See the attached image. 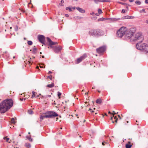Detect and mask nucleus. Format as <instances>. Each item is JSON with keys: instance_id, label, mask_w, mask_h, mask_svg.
<instances>
[{"instance_id": "nucleus-1", "label": "nucleus", "mask_w": 148, "mask_h": 148, "mask_svg": "<svg viewBox=\"0 0 148 148\" xmlns=\"http://www.w3.org/2000/svg\"><path fill=\"white\" fill-rule=\"evenodd\" d=\"M11 99H7L2 101L0 103V112L4 113L8 110L13 105Z\"/></svg>"}, {"instance_id": "nucleus-2", "label": "nucleus", "mask_w": 148, "mask_h": 148, "mask_svg": "<svg viewBox=\"0 0 148 148\" xmlns=\"http://www.w3.org/2000/svg\"><path fill=\"white\" fill-rule=\"evenodd\" d=\"M136 47L138 50L142 51L145 53L148 54V44L145 43H142L139 42L136 44Z\"/></svg>"}, {"instance_id": "nucleus-3", "label": "nucleus", "mask_w": 148, "mask_h": 148, "mask_svg": "<svg viewBox=\"0 0 148 148\" xmlns=\"http://www.w3.org/2000/svg\"><path fill=\"white\" fill-rule=\"evenodd\" d=\"M47 41L49 43V45L50 47L51 48H53L56 53H58L61 50L62 48L60 46H56L54 47L52 46L53 45L57 44V42L52 41L49 37H47Z\"/></svg>"}, {"instance_id": "nucleus-4", "label": "nucleus", "mask_w": 148, "mask_h": 148, "mask_svg": "<svg viewBox=\"0 0 148 148\" xmlns=\"http://www.w3.org/2000/svg\"><path fill=\"white\" fill-rule=\"evenodd\" d=\"M58 116V114L53 111H49L43 114L40 117L41 121L44 118H51L53 117Z\"/></svg>"}, {"instance_id": "nucleus-5", "label": "nucleus", "mask_w": 148, "mask_h": 148, "mask_svg": "<svg viewBox=\"0 0 148 148\" xmlns=\"http://www.w3.org/2000/svg\"><path fill=\"white\" fill-rule=\"evenodd\" d=\"M127 28L125 27H121L117 32V35L119 37L121 38L125 36Z\"/></svg>"}, {"instance_id": "nucleus-6", "label": "nucleus", "mask_w": 148, "mask_h": 148, "mask_svg": "<svg viewBox=\"0 0 148 148\" xmlns=\"http://www.w3.org/2000/svg\"><path fill=\"white\" fill-rule=\"evenodd\" d=\"M143 40V36L140 32L136 33L134 36H133V38H132V40H139L140 42H142Z\"/></svg>"}, {"instance_id": "nucleus-7", "label": "nucleus", "mask_w": 148, "mask_h": 148, "mask_svg": "<svg viewBox=\"0 0 148 148\" xmlns=\"http://www.w3.org/2000/svg\"><path fill=\"white\" fill-rule=\"evenodd\" d=\"M102 32V31L100 30H91L89 32V34L90 36L100 35Z\"/></svg>"}, {"instance_id": "nucleus-8", "label": "nucleus", "mask_w": 148, "mask_h": 148, "mask_svg": "<svg viewBox=\"0 0 148 148\" xmlns=\"http://www.w3.org/2000/svg\"><path fill=\"white\" fill-rule=\"evenodd\" d=\"M133 33L127 29L125 35V38L127 40L130 38L132 40V38H133Z\"/></svg>"}, {"instance_id": "nucleus-9", "label": "nucleus", "mask_w": 148, "mask_h": 148, "mask_svg": "<svg viewBox=\"0 0 148 148\" xmlns=\"http://www.w3.org/2000/svg\"><path fill=\"white\" fill-rule=\"evenodd\" d=\"M86 57V54H84L82 56H81L80 58H78L75 61V63L76 64H78L81 62H82L83 60L85 59Z\"/></svg>"}, {"instance_id": "nucleus-10", "label": "nucleus", "mask_w": 148, "mask_h": 148, "mask_svg": "<svg viewBox=\"0 0 148 148\" xmlns=\"http://www.w3.org/2000/svg\"><path fill=\"white\" fill-rule=\"evenodd\" d=\"M106 49L105 46H103L97 49V52L99 54L103 53L106 50Z\"/></svg>"}, {"instance_id": "nucleus-11", "label": "nucleus", "mask_w": 148, "mask_h": 148, "mask_svg": "<svg viewBox=\"0 0 148 148\" xmlns=\"http://www.w3.org/2000/svg\"><path fill=\"white\" fill-rule=\"evenodd\" d=\"M38 38L39 41L40 42L44 45H45V38L44 36L42 35H38Z\"/></svg>"}, {"instance_id": "nucleus-12", "label": "nucleus", "mask_w": 148, "mask_h": 148, "mask_svg": "<svg viewBox=\"0 0 148 148\" xmlns=\"http://www.w3.org/2000/svg\"><path fill=\"white\" fill-rule=\"evenodd\" d=\"M76 8L79 12L82 13H84L85 12V11L84 10L79 7H77Z\"/></svg>"}, {"instance_id": "nucleus-13", "label": "nucleus", "mask_w": 148, "mask_h": 148, "mask_svg": "<svg viewBox=\"0 0 148 148\" xmlns=\"http://www.w3.org/2000/svg\"><path fill=\"white\" fill-rule=\"evenodd\" d=\"M134 16H126L124 17H122L123 19H132L134 18Z\"/></svg>"}, {"instance_id": "nucleus-14", "label": "nucleus", "mask_w": 148, "mask_h": 148, "mask_svg": "<svg viewBox=\"0 0 148 148\" xmlns=\"http://www.w3.org/2000/svg\"><path fill=\"white\" fill-rule=\"evenodd\" d=\"M37 48L35 47V46H34V47L32 49H31L30 51H32V52L33 53L35 54L36 53V51H37Z\"/></svg>"}, {"instance_id": "nucleus-15", "label": "nucleus", "mask_w": 148, "mask_h": 148, "mask_svg": "<svg viewBox=\"0 0 148 148\" xmlns=\"http://www.w3.org/2000/svg\"><path fill=\"white\" fill-rule=\"evenodd\" d=\"M54 84L53 83H52L51 84H48L47 86V87L51 88L53 87L54 86Z\"/></svg>"}, {"instance_id": "nucleus-16", "label": "nucleus", "mask_w": 148, "mask_h": 148, "mask_svg": "<svg viewBox=\"0 0 148 148\" xmlns=\"http://www.w3.org/2000/svg\"><path fill=\"white\" fill-rule=\"evenodd\" d=\"M25 146L27 148H30L31 147L30 144L29 143H26L25 144Z\"/></svg>"}, {"instance_id": "nucleus-17", "label": "nucleus", "mask_w": 148, "mask_h": 148, "mask_svg": "<svg viewBox=\"0 0 148 148\" xmlns=\"http://www.w3.org/2000/svg\"><path fill=\"white\" fill-rule=\"evenodd\" d=\"M99 1L100 2H110V0H99Z\"/></svg>"}, {"instance_id": "nucleus-18", "label": "nucleus", "mask_w": 148, "mask_h": 148, "mask_svg": "<svg viewBox=\"0 0 148 148\" xmlns=\"http://www.w3.org/2000/svg\"><path fill=\"white\" fill-rule=\"evenodd\" d=\"M26 137H27V138L28 139V140H29L30 141H31V142L33 140L31 138V136H27Z\"/></svg>"}, {"instance_id": "nucleus-19", "label": "nucleus", "mask_w": 148, "mask_h": 148, "mask_svg": "<svg viewBox=\"0 0 148 148\" xmlns=\"http://www.w3.org/2000/svg\"><path fill=\"white\" fill-rule=\"evenodd\" d=\"M101 99H98L96 100V103H101Z\"/></svg>"}, {"instance_id": "nucleus-20", "label": "nucleus", "mask_w": 148, "mask_h": 148, "mask_svg": "<svg viewBox=\"0 0 148 148\" xmlns=\"http://www.w3.org/2000/svg\"><path fill=\"white\" fill-rule=\"evenodd\" d=\"M111 21H117L119 19V18H110Z\"/></svg>"}, {"instance_id": "nucleus-21", "label": "nucleus", "mask_w": 148, "mask_h": 148, "mask_svg": "<svg viewBox=\"0 0 148 148\" xmlns=\"http://www.w3.org/2000/svg\"><path fill=\"white\" fill-rule=\"evenodd\" d=\"M135 3L137 5H140L141 4L140 1L138 0L136 1L135 2Z\"/></svg>"}, {"instance_id": "nucleus-22", "label": "nucleus", "mask_w": 148, "mask_h": 148, "mask_svg": "<svg viewBox=\"0 0 148 148\" xmlns=\"http://www.w3.org/2000/svg\"><path fill=\"white\" fill-rule=\"evenodd\" d=\"M32 93L33 94V95L32 96V98L34 97H36V95H35V94H36V93L34 91H32Z\"/></svg>"}, {"instance_id": "nucleus-23", "label": "nucleus", "mask_w": 148, "mask_h": 148, "mask_svg": "<svg viewBox=\"0 0 148 148\" xmlns=\"http://www.w3.org/2000/svg\"><path fill=\"white\" fill-rule=\"evenodd\" d=\"M105 20V18H99L98 20V21H102Z\"/></svg>"}, {"instance_id": "nucleus-24", "label": "nucleus", "mask_w": 148, "mask_h": 148, "mask_svg": "<svg viewBox=\"0 0 148 148\" xmlns=\"http://www.w3.org/2000/svg\"><path fill=\"white\" fill-rule=\"evenodd\" d=\"M3 139H6V141H7V142H8L9 143H10L11 142V140H10V142H8V140H9V138H6V137H4V138H3Z\"/></svg>"}, {"instance_id": "nucleus-25", "label": "nucleus", "mask_w": 148, "mask_h": 148, "mask_svg": "<svg viewBox=\"0 0 148 148\" xmlns=\"http://www.w3.org/2000/svg\"><path fill=\"white\" fill-rule=\"evenodd\" d=\"M132 146V145H131L127 144L126 145V148H130Z\"/></svg>"}, {"instance_id": "nucleus-26", "label": "nucleus", "mask_w": 148, "mask_h": 148, "mask_svg": "<svg viewBox=\"0 0 148 148\" xmlns=\"http://www.w3.org/2000/svg\"><path fill=\"white\" fill-rule=\"evenodd\" d=\"M11 123H15L14 119V118H12L11 119Z\"/></svg>"}, {"instance_id": "nucleus-27", "label": "nucleus", "mask_w": 148, "mask_h": 148, "mask_svg": "<svg viewBox=\"0 0 148 148\" xmlns=\"http://www.w3.org/2000/svg\"><path fill=\"white\" fill-rule=\"evenodd\" d=\"M66 10H69V12H71L72 11V10L70 7H66Z\"/></svg>"}, {"instance_id": "nucleus-28", "label": "nucleus", "mask_w": 148, "mask_h": 148, "mask_svg": "<svg viewBox=\"0 0 148 148\" xmlns=\"http://www.w3.org/2000/svg\"><path fill=\"white\" fill-rule=\"evenodd\" d=\"M140 13H142V12H146L145 11V10L144 9H143L142 10H140L139 11Z\"/></svg>"}, {"instance_id": "nucleus-29", "label": "nucleus", "mask_w": 148, "mask_h": 148, "mask_svg": "<svg viewBox=\"0 0 148 148\" xmlns=\"http://www.w3.org/2000/svg\"><path fill=\"white\" fill-rule=\"evenodd\" d=\"M27 43L29 45H32V42L31 41H28Z\"/></svg>"}, {"instance_id": "nucleus-30", "label": "nucleus", "mask_w": 148, "mask_h": 148, "mask_svg": "<svg viewBox=\"0 0 148 148\" xmlns=\"http://www.w3.org/2000/svg\"><path fill=\"white\" fill-rule=\"evenodd\" d=\"M102 10H101L100 9H98V14H101V13H102Z\"/></svg>"}, {"instance_id": "nucleus-31", "label": "nucleus", "mask_w": 148, "mask_h": 148, "mask_svg": "<svg viewBox=\"0 0 148 148\" xmlns=\"http://www.w3.org/2000/svg\"><path fill=\"white\" fill-rule=\"evenodd\" d=\"M28 113L29 114H32L33 113V112L31 110H29L28 111Z\"/></svg>"}, {"instance_id": "nucleus-32", "label": "nucleus", "mask_w": 148, "mask_h": 148, "mask_svg": "<svg viewBox=\"0 0 148 148\" xmlns=\"http://www.w3.org/2000/svg\"><path fill=\"white\" fill-rule=\"evenodd\" d=\"M58 96L59 97V98L60 99V96L61 95V93L59 92H58Z\"/></svg>"}, {"instance_id": "nucleus-33", "label": "nucleus", "mask_w": 148, "mask_h": 148, "mask_svg": "<svg viewBox=\"0 0 148 148\" xmlns=\"http://www.w3.org/2000/svg\"><path fill=\"white\" fill-rule=\"evenodd\" d=\"M64 1L63 0H62L61 1V3H60V5H62V6H63V5H62V3H64Z\"/></svg>"}, {"instance_id": "nucleus-34", "label": "nucleus", "mask_w": 148, "mask_h": 148, "mask_svg": "<svg viewBox=\"0 0 148 148\" xmlns=\"http://www.w3.org/2000/svg\"><path fill=\"white\" fill-rule=\"evenodd\" d=\"M96 3H98L99 2V0H93Z\"/></svg>"}, {"instance_id": "nucleus-35", "label": "nucleus", "mask_w": 148, "mask_h": 148, "mask_svg": "<svg viewBox=\"0 0 148 148\" xmlns=\"http://www.w3.org/2000/svg\"><path fill=\"white\" fill-rule=\"evenodd\" d=\"M112 114L113 115V117H114V119H115V122L116 123L117 122V120H118V119H116V116H114V114Z\"/></svg>"}, {"instance_id": "nucleus-36", "label": "nucleus", "mask_w": 148, "mask_h": 148, "mask_svg": "<svg viewBox=\"0 0 148 148\" xmlns=\"http://www.w3.org/2000/svg\"><path fill=\"white\" fill-rule=\"evenodd\" d=\"M48 77L51 80L52 79V76L51 75H50L49 76H48Z\"/></svg>"}, {"instance_id": "nucleus-37", "label": "nucleus", "mask_w": 148, "mask_h": 148, "mask_svg": "<svg viewBox=\"0 0 148 148\" xmlns=\"http://www.w3.org/2000/svg\"><path fill=\"white\" fill-rule=\"evenodd\" d=\"M126 10H124V9H123L122 10V12H121L122 13H125V12H126Z\"/></svg>"}, {"instance_id": "nucleus-38", "label": "nucleus", "mask_w": 148, "mask_h": 148, "mask_svg": "<svg viewBox=\"0 0 148 148\" xmlns=\"http://www.w3.org/2000/svg\"><path fill=\"white\" fill-rule=\"evenodd\" d=\"M51 97V95H46V98H47L48 97Z\"/></svg>"}, {"instance_id": "nucleus-39", "label": "nucleus", "mask_w": 148, "mask_h": 148, "mask_svg": "<svg viewBox=\"0 0 148 148\" xmlns=\"http://www.w3.org/2000/svg\"><path fill=\"white\" fill-rule=\"evenodd\" d=\"M95 14L94 12H92L91 13H90V15H93Z\"/></svg>"}, {"instance_id": "nucleus-40", "label": "nucleus", "mask_w": 148, "mask_h": 148, "mask_svg": "<svg viewBox=\"0 0 148 148\" xmlns=\"http://www.w3.org/2000/svg\"><path fill=\"white\" fill-rule=\"evenodd\" d=\"M145 3H146L148 4V0H145Z\"/></svg>"}, {"instance_id": "nucleus-41", "label": "nucleus", "mask_w": 148, "mask_h": 148, "mask_svg": "<svg viewBox=\"0 0 148 148\" xmlns=\"http://www.w3.org/2000/svg\"><path fill=\"white\" fill-rule=\"evenodd\" d=\"M89 110L91 111V112H94V111L92 110V109H91L90 108Z\"/></svg>"}, {"instance_id": "nucleus-42", "label": "nucleus", "mask_w": 148, "mask_h": 148, "mask_svg": "<svg viewBox=\"0 0 148 148\" xmlns=\"http://www.w3.org/2000/svg\"><path fill=\"white\" fill-rule=\"evenodd\" d=\"M145 23H146L148 24V19H147L146 20Z\"/></svg>"}, {"instance_id": "nucleus-43", "label": "nucleus", "mask_w": 148, "mask_h": 148, "mask_svg": "<svg viewBox=\"0 0 148 148\" xmlns=\"http://www.w3.org/2000/svg\"><path fill=\"white\" fill-rule=\"evenodd\" d=\"M65 16L66 17H68L69 16V15L68 14H65Z\"/></svg>"}, {"instance_id": "nucleus-44", "label": "nucleus", "mask_w": 148, "mask_h": 148, "mask_svg": "<svg viewBox=\"0 0 148 148\" xmlns=\"http://www.w3.org/2000/svg\"><path fill=\"white\" fill-rule=\"evenodd\" d=\"M134 0H129V1L130 2H133L134 1Z\"/></svg>"}, {"instance_id": "nucleus-45", "label": "nucleus", "mask_w": 148, "mask_h": 148, "mask_svg": "<svg viewBox=\"0 0 148 148\" xmlns=\"http://www.w3.org/2000/svg\"><path fill=\"white\" fill-rule=\"evenodd\" d=\"M99 15V14L97 13L95 14V15L96 16H98Z\"/></svg>"}, {"instance_id": "nucleus-46", "label": "nucleus", "mask_w": 148, "mask_h": 148, "mask_svg": "<svg viewBox=\"0 0 148 148\" xmlns=\"http://www.w3.org/2000/svg\"><path fill=\"white\" fill-rule=\"evenodd\" d=\"M93 18H95V19H97V17H92V19Z\"/></svg>"}, {"instance_id": "nucleus-47", "label": "nucleus", "mask_w": 148, "mask_h": 148, "mask_svg": "<svg viewBox=\"0 0 148 148\" xmlns=\"http://www.w3.org/2000/svg\"><path fill=\"white\" fill-rule=\"evenodd\" d=\"M23 98H21H21H20V100L21 101H23Z\"/></svg>"}, {"instance_id": "nucleus-48", "label": "nucleus", "mask_w": 148, "mask_h": 148, "mask_svg": "<svg viewBox=\"0 0 148 148\" xmlns=\"http://www.w3.org/2000/svg\"><path fill=\"white\" fill-rule=\"evenodd\" d=\"M48 73H49V74L50 73H52V72H51V71H49Z\"/></svg>"}, {"instance_id": "nucleus-49", "label": "nucleus", "mask_w": 148, "mask_h": 148, "mask_svg": "<svg viewBox=\"0 0 148 148\" xmlns=\"http://www.w3.org/2000/svg\"><path fill=\"white\" fill-rule=\"evenodd\" d=\"M105 143V142H104L102 143V144L103 145H104V143Z\"/></svg>"}, {"instance_id": "nucleus-50", "label": "nucleus", "mask_w": 148, "mask_h": 148, "mask_svg": "<svg viewBox=\"0 0 148 148\" xmlns=\"http://www.w3.org/2000/svg\"><path fill=\"white\" fill-rule=\"evenodd\" d=\"M120 3L121 4H123V5H124V4H125V3H122V2H121V3Z\"/></svg>"}, {"instance_id": "nucleus-51", "label": "nucleus", "mask_w": 148, "mask_h": 148, "mask_svg": "<svg viewBox=\"0 0 148 148\" xmlns=\"http://www.w3.org/2000/svg\"><path fill=\"white\" fill-rule=\"evenodd\" d=\"M113 112L114 113V114H117L118 113V112L116 113H115V112L114 111H113Z\"/></svg>"}, {"instance_id": "nucleus-52", "label": "nucleus", "mask_w": 148, "mask_h": 148, "mask_svg": "<svg viewBox=\"0 0 148 148\" xmlns=\"http://www.w3.org/2000/svg\"><path fill=\"white\" fill-rule=\"evenodd\" d=\"M118 117L119 118L121 119V118L120 117V115H118Z\"/></svg>"}, {"instance_id": "nucleus-53", "label": "nucleus", "mask_w": 148, "mask_h": 148, "mask_svg": "<svg viewBox=\"0 0 148 148\" xmlns=\"http://www.w3.org/2000/svg\"><path fill=\"white\" fill-rule=\"evenodd\" d=\"M40 66L41 68H43V66H42L41 65H40Z\"/></svg>"}, {"instance_id": "nucleus-54", "label": "nucleus", "mask_w": 148, "mask_h": 148, "mask_svg": "<svg viewBox=\"0 0 148 148\" xmlns=\"http://www.w3.org/2000/svg\"><path fill=\"white\" fill-rule=\"evenodd\" d=\"M73 9H75V7H73Z\"/></svg>"}, {"instance_id": "nucleus-55", "label": "nucleus", "mask_w": 148, "mask_h": 148, "mask_svg": "<svg viewBox=\"0 0 148 148\" xmlns=\"http://www.w3.org/2000/svg\"><path fill=\"white\" fill-rule=\"evenodd\" d=\"M38 68H39V67H38V66H37V67H36V68H37V69H38Z\"/></svg>"}, {"instance_id": "nucleus-56", "label": "nucleus", "mask_w": 148, "mask_h": 148, "mask_svg": "<svg viewBox=\"0 0 148 148\" xmlns=\"http://www.w3.org/2000/svg\"><path fill=\"white\" fill-rule=\"evenodd\" d=\"M108 113H109V114H111V112H110V111H109V112H108Z\"/></svg>"}, {"instance_id": "nucleus-57", "label": "nucleus", "mask_w": 148, "mask_h": 148, "mask_svg": "<svg viewBox=\"0 0 148 148\" xmlns=\"http://www.w3.org/2000/svg\"><path fill=\"white\" fill-rule=\"evenodd\" d=\"M38 96H37V95H36V97H38Z\"/></svg>"}, {"instance_id": "nucleus-58", "label": "nucleus", "mask_w": 148, "mask_h": 148, "mask_svg": "<svg viewBox=\"0 0 148 148\" xmlns=\"http://www.w3.org/2000/svg\"><path fill=\"white\" fill-rule=\"evenodd\" d=\"M44 56H42V58H44Z\"/></svg>"}, {"instance_id": "nucleus-59", "label": "nucleus", "mask_w": 148, "mask_h": 148, "mask_svg": "<svg viewBox=\"0 0 148 148\" xmlns=\"http://www.w3.org/2000/svg\"><path fill=\"white\" fill-rule=\"evenodd\" d=\"M111 119H112V117H111Z\"/></svg>"}, {"instance_id": "nucleus-60", "label": "nucleus", "mask_w": 148, "mask_h": 148, "mask_svg": "<svg viewBox=\"0 0 148 148\" xmlns=\"http://www.w3.org/2000/svg\"><path fill=\"white\" fill-rule=\"evenodd\" d=\"M88 94V92H87L85 94L86 95V94Z\"/></svg>"}, {"instance_id": "nucleus-61", "label": "nucleus", "mask_w": 148, "mask_h": 148, "mask_svg": "<svg viewBox=\"0 0 148 148\" xmlns=\"http://www.w3.org/2000/svg\"><path fill=\"white\" fill-rule=\"evenodd\" d=\"M147 33L148 34V30H147Z\"/></svg>"}, {"instance_id": "nucleus-62", "label": "nucleus", "mask_w": 148, "mask_h": 148, "mask_svg": "<svg viewBox=\"0 0 148 148\" xmlns=\"http://www.w3.org/2000/svg\"><path fill=\"white\" fill-rule=\"evenodd\" d=\"M15 58V56H14V57H13V58Z\"/></svg>"}, {"instance_id": "nucleus-63", "label": "nucleus", "mask_w": 148, "mask_h": 148, "mask_svg": "<svg viewBox=\"0 0 148 148\" xmlns=\"http://www.w3.org/2000/svg\"><path fill=\"white\" fill-rule=\"evenodd\" d=\"M28 134H30V132H28Z\"/></svg>"}, {"instance_id": "nucleus-64", "label": "nucleus", "mask_w": 148, "mask_h": 148, "mask_svg": "<svg viewBox=\"0 0 148 148\" xmlns=\"http://www.w3.org/2000/svg\"><path fill=\"white\" fill-rule=\"evenodd\" d=\"M26 99V98L24 99V100H25Z\"/></svg>"}]
</instances>
